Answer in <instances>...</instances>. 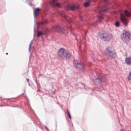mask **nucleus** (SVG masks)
Here are the masks:
<instances>
[{"mask_svg":"<svg viewBox=\"0 0 131 131\" xmlns=\"http://www.w3.org/2000/svg\"><path fill=\"white\" fill-rule=\"evenodd\" d=\"M48 6H51V7H57V8H61V6L57 0H52L51 1H48Z\"/></svg>","mask_w":131,"mask_h":131,"instance_id":"9d476101","label":"nucleus"},{"mask_svg":"<svg viewBox=\"0 0 131 131\" xmlns=\"http://www.w3.org/2000/svg\"><path fill=\"white\" fill-rule=\"evenodd\" d=\"M53 28L57 32H61V33H64V34H67L69 31H71L72 29L71 27L63 26L61 27L60 26H55Z\"/></svg>","mask_w":131,"mask_h":131,"instance_id":"20e7f679","label":"nucleus"},{"mask_svg":"<svg viewBox=\"0 0 131 131\" xmlns=\"http://www.w3.org/2000/svg\"><path fill=\"white\" fill-rule=\"evenodd\" d=\"M88 1L85 2L84 3V7L85 8H88V7H90L91 6V2H95L96 0H87Z\"/></svg>","mask_w":131,"mask_h":131,"instance_id":"2eb2a0df","label":"nucleus"},{"mask_svg":"<svg viewBox=\"0 0 131 131\" xmlns=\"http://www.w3.org/2000/svg\"><path fill=\"white\" fill-rule=\"evenodd\" d=\"M131 80V72H129V75L128 76V80Z\"/></svg>","mask_w":131,"mask_h":131,"instance_id":"412c9836","label":"nucleus"},{"mask_svg":"<svg viewBox=\"0 0 131 131\" xmlns=\"http://www.w3.org/2000/svg\"><path fill=\"white\" fill-rule=\"evenodd\" d=\"M27 82H29V79H27Z\"/></svg>","mask_w":131,"mask_h":131,"instance_id":"b1692460","label":"nucleus"},{"mask_svg":"<svg viewBox=\"0 0 131 131\" xmlns=\"http://www.w3.org/2000/svg\"><path fill=\"white\" fill-rule=\"evenodd\" d=\"M29 86H30V84H29Z\"/></svg>","mask_w":131,"mask_h":131,"instance_id":"2f4dec72","label":"nucleus"},{"mask_svg":"<svg viewBox=\"0 0 131 131\" xmlns=\"http://www.w3.org/2000/svg\"><path fill=\"white\" fill-rule=\"evenodd\" d=\"M120 20L121 21V22L123 23V24H124V25L125 26H127V24H128V19H127V18L125 17V16H124L123 14L121 15L120 16Z\"/></svg>","mask_w":131,"mask_h":131,"instance_id":"ddd939ff","label":"nucleus"},{"mask_svg":"<svg viewBox=\"0 0 131 131\" xmlns=\"http://www.w3.org/2000/svg\"><path fill=\"white\" fill-rule=\"evenodd\" d=\"M58 56L62 59H66V60H69L71 58V54L67 52L64 48H60L58 52Z\"/></svg>","mask_w":131,"mask_h":131,"instance_id":"f03ea898","label":"nucleus"},{"mask_svg":"<svg viewBox=\"0 0 131 131\" xmlns=\"http://www.w3.org/2000/svg\"><path fill=\"white\" fill-rule=\"evenodd\" d=\"M121 37L122 40L125 42H127L129 39H131V33L128 31H125V33L121 35Z\"/></svg>","mask_w":131,"mask_h":131,"instance_id":"0eeeda50","label":"nucleus"},{"mask_svg":"<svg viewBox=\"0 0 131 131\" xmlns=\"http://www.w3.org/2000/svg\"><path fill=\"white\" fill-rule=\"evenodd\" d=\"M6 55H9V53H6Z\"/></svg>","mask_w":131,"mask_h":131,"instance_id":"c85d7f7f","label":"nucleus"},{"mask_svg":"<svg viewBox=\"0 0 131 131\" xmlns=\"http://www.w3.org/2000/svg\"><path fill=\"white\" fill-rule=\"evenodd\" d=\"M47 129H49V128H48L47 127H46Z\"/></svg>","mask_w":131,"mask_h":131,"instance_id":"473e14b6","label":"nucleus"},{"mask_svg":"<svg viewBox=\"0 0 131 131\" xmlns=\"http://www.w3.org/2000/svg\"><path fill=\"white\" fill-rule=\"evenodd\" d=\"M125 63L127 65H131V57H127L125 58Z\"/></svg>","mask_w":131,"mask_h":131,"instance_id":"dca6fc26","label":"nucleus"},{"mask_svg":"<svg viewBox=\"0 0 131 131\" xmlns=\"http://www.w3.org/2000/svg\"><path fill=\"white\" fill-rule=\"evenodd\" d=\"M67 114L69 118H70V119H71V114H70V112H69V111L68 110L67 111Z\"/></svg>","mask_w":131,"mask_h":131,"instance_id":"aec40b11","label":"nucleus"},{"mask_svg":"<svg viewBox=\"0 0 131 131\" xmlns=\"http://www.w3.org/2000/svg\"><path fill=\"white\" fill-rule=\"evenodd\" d=\"M29 5H30V6H31V4L30 3V4H29Z\"/></svg>","mask_w":131,"mask_h":131,"instance_id":"7c9ffc66","label":"nucleus"},{"mask_svg":"<svg viewBox=\"0 0 131 131\" xmlns=\"http://www.w3.org/2000/svg\"><path fill=\"white\" fill-rule=\"evenodd\" d=\"M58 14L61 16V17L63 18L64 21H66L67 23H69V24H72V23H73V20L66 15L65 11L63 10L61 11H58Z\"/></svg>","mask_w":131,"mask_h":131,"instance_id":"39448f33","label":"nucleus"},{"mask_svg":"<svg viewBox=\"0 0 131 131\" xmlns=\"http://www.w3.org/2000/svg\"><path fill=\"white\" fill-rule=\"evenodd\" d=\"M79 8V6L75 4H68L66 7L67 10H71V11H75Z\"/></svg>","mask_w":131,"mask_h":131,"instance_id":"9b49d317","label":"nucleus"},{"mask_svg":"<svg viewBox=\"0 0 131 131\" xmlns=\"http://www.w3.org/2000/svg\"><path fill=\"white\" fill-rule=\"evenodd\" d=\"M121 131H129V130H125L124 129H122Z\"/></svg>","mask_w":131,"mask_h":131,"instance_id":"393cba45","label":"nucleus"},{"mask_svg":"<svg viewBox=\"0 0 131 131\" xmlns=\"http://www.w3.org/2000/svg\"><path fill=\"white\" fill-rule=\"evenodd\" d=\"M124 14L127 17H130L131 16L130 12H128L127 10L124 11Z\"/></svg>","mask_w":131,"mask_h":131,"instance_id":"f3484780","label":"nucleus"},{"mask_svg":"<svg viewBox=\"0 0 131 131\" xmlns=\"http://www.w3.org/2000/svg\"><path fill=\"white\" fill-rule=\"evenodd\" d=\"M47 23H48V21L47 19H43L41 22L37 21L36 23L35 26H34V31L35 33H36V28H37V37H40V36L43 35V34H46V35L48 34V32L50 31V30L46 28L42 29V27H41L44 24H47Z\"/></svg>","mask_w":131,"mask_h":131,"instance_id":"f257e3e1","label":"nucleus"},{"mask_svg":"<svg viewBox=\"0 0 131 131\" xmlns=\"http://www.w3.org/2000/svg\"><path fill=\"white\" fill-rule=\"evenodd\" d=\"M99 36L103 41H109L112 38V35L110 33H101Z\"/></svg>","mask_w":131,"mask_h":131,"instance_id":"1a4fd4ad","label":"nucleus"},{"mask_svg":"<svg viewBox=\"0 0 131 131\" xmlns=\"http://www.w3.org/2000/svg\"><path fill=\"white\" fill-rule=\"evenodd\" d=\"M6 100H10V98H7Z\"/></svg>","mask_w":131,"mask_h":131,"instance_id":"bb28decb","label":"nucleus"},{"mask_svg":"<svg viewBox=\"0 0 131 131\" xmlns=\"http://www.w3.org/2000/svg\"><path fill=\"white\" fill-rule=\"evenodd\" d=\"M79 18H80V20H81V21H83V18L81 15L79 16Z\"/></svg>","mask_w":131,"mask_h":131,"instance_id":"4be33fe9","label":"nucleus"},{"mask_svg":"<svg viewBox=\"0 0 131 131\" xmlns=\"http://www.w3.org/2000/svg\"><path fill=\"white\" fill-rule=\"evenodd\" d=\"M107 9L105 6H98L97 8V11L100 15L103 13H105V12H107Z\"/></svg>","mask_w":131,"mask_h":131,"instance_id":"f8f14e48","label":"nucleus"},{"mask_svg":"<svg viewBox=\"0 0 131 131\" xmlns=\"http://www.w3.org/2000/svg\"><path fill=\"white\" fill-rule=\"evenodd\" d=\"M0 106H2V105H0Z\"/></svg>","mask_w":131,"mask_h":131,"instance_id":"c9c22d12","label":"nucleus"},{"mask_svg":"<svg viewBox=\"0 0 131 131\" xmlns=\"http://www.w3.org/2000/svg\"><path fill=\"white\" fill-rule=\"evenodd\" d=\"M115 25L116 27H118L120 25V23H119L118 21H117L115 22Z\"/></svg>","mask_w":131,"mask_h":131,"instance_id":"6ab92c4d","label":"nucleus"},{"mask_svg":"<svg viewBox=\"0 0 131 131\" xmlns=\"http://www.w3.org/2000/svg\"><path fill=\"white\" fill-rule=\"evenodd\" d=\"M36 82H37V83H38L37 82V81H36Z\"/></svg>","mask_w":131,"mask_h":131,"instance_id":"f704fd0d","label":"nucleus"},{"mask_svg":"<svg viewBox=\"0 0 131 131\" xmlns=\"http://www.w3.org/2000/svg\"><path fill=\"white\" fill-rule=\"evenodd\" d=\"M100 19L101 20H103V19H104V17H103V16L101 15L100 16Z\"/></svg>","mask_w":131,"mask_h":131,"instance_id":"5701e85b","label":"nucleus"},{"mask_svg":"<svg viewBox=\"0 0 131 131\" xmlns=\"http://www.w3.org/2000/svg\"><path fill=\"white\" fill-rule=\"evenodd\" d=\"M35 37V34H34V38Z\"/></svg>","mask_w":131,"mask_h":131,"instance_id":"a878e982","label":"nucleus"},{"mask_svg":"<svg viewBox=\"0 0 131 131\" xmlns=\"http://www.w3.org/2000/svg\"><path fill=\"white\" fill-rule=\"evenodd\" d=\"M25 92H26V91L25 90H24V92L25 93Z\"/></svg>","mask_w":131,"mask_h":131,"instance_id":"72a5a7b5","label":"nucleus"},{"mask_svg":"<svg viewBox=\"0 0 131 131\" xmlns=\"http://www.w3.org/2000/svg\"><path fill=\"white\" fill-rule=\"evenodd\" d=\"M40 11V9L39 8H37L35 9L34 11V18H37V16H38V13Z\"/></svg>","mask_w":131,"mask_h":131,"instance_id":"4468645a","label":"nucleus"},{"mask_svg":"<svg viewBox=\"0 0 131 131\" xmlns=\"http://www.w3.org/2000/svg\"><path fill=\"white\" fill-rule=\"evenodd\" d=\"M107 80L106 76L103 74L98 75L96 77L93 78V82L95 85H99L102 82H105Z\"/></svg>","mask_w":131,"mask_h":131,"instance_id":"7ed1b4c3","label":"nucleus"},{"mask_svg":"<svg viewBox=\"0 0 131 131\" xmlns=\"http://www.w3.org/2000/svg\"><path fill=\"white\" fill-rule=\"evenodd\" d=\"M22 96H24V93H23V94H22Z\"/></svg>","mask_w":131,"mask_h":131,"instance_id":"c756f323","label":"nucleus"},{"mask_svg":"<svg viewBox=\"0 0 131 131\" xmlns=\"http://www.w3.org/2000/svg\"><path fill=\"white\" fill-rule=\"evenodd\" d=\"M104 2H107V0H103Z\"/></svg>","mask_w":131,"mask_h":131,"instance_id":"cd10ccee","label":"nucleus"},{"mask_svg":"<svg viewBox=\"0 0 131 131\" xmlns=\"http://www.w3.org/2000/svg\"><path fill=\"white\" fill-rule=\"evenodd\" d=\"M32 45H33V42H32V41H31L29 45V52H31V48L32 47Z\"/></svg>","mask_w":131,"mask_h":131,"instance_id":"a211bd4d","label":"nucleus"},{"mask_svg":"<svg viewBox=\"0 0 131 131\" xmlns=\"http://www.w3.org/2000/svg\"><path fill=\"white\" fill-rule=\"evenodd\" d=\"M74 67L77 68L79 71H81V70H83L85 67V64L84 63H82L77 60H75L74 63Z\"/></svg>","mask_w":131,"mask_h":131,"instance_id":"6e6552de","label":"nucleus"},{"mask_svg":"<svg viewBox=\"0 0 131 131\" xmlns=\"http://www.w3.org/2000/svg\"><path fill=\"white\" fill-rule=\"evenodd\" d=\"M114 49L112 48L108 47L106 48L105 50V53L107 54L109 58H115L116 57V54L114 52Z\"/></svg>","mask_w":131,"mask_h":131,"instance_id":"423d86ee","label":"nucleus"}]
</instances>
